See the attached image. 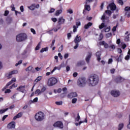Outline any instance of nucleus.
I'll list each match as a JSON object with an SVG mask.
<instances>
[{
	"label": "nucleus",
	"instance_id": "20e7f679",
	"mask_svg": "<svg viewBox=\"0 0 130 130\" xmlns=\"http://www.w3.org/2000/svg\"><path fill=\"white\" fill-rule=\"evenodd\" d=\"M77 85L78 87H85L86 86V79L80 78L77 80Z\"/></svg>",
	"mask_w": 130,
	"mask_h": 130
},
{
	"label": "nucleus",
	"instance_id": "1a4fd4ad",
	"mask_svg": "<svg viewBox=\"0 0 130 130\" xmlns=\"http://www.w3.org/2000/svg\"><path fill=\"white\" fill-rule=\"evenodd\" d=\"M107 9L108 10L110 9L111 11H115L116 10V5H115V4L113 3H111L109 6H107Z\"/></svg>",
	"mask_w": 130,
	"mask_h": 130
},
{
	"label": "nucleus",
	"instance_id": "2eb2a0df",
	"mask_svg": "<svg viewBox=\"0 0 130 130\" xmlns=\"http://www.w3.org/2000/svg\"><path fill=\"white\" fill-rule=\"evenodd\" d=\"M15 124H16V123L14 121H12L8 124L7 127L8 128H15Z\"/></svg>",
	"mask_w": 130,
	"mask_h": 130
},
{
	"label": "nucleus",
	"instance_id": "c85d7f7f",
	"mask_svg": "<svg viewBox=\"0 0 130 130\" xmlns=\"http://www.w3.org/2000/svg\"><path fill=\"white\" fill-rule=\"evenodd\" d=\"M48 50V47L43 48L41 49V50H40V52L43 53V52H44V51H47Z\"/></svg>",
	"mask_w": 130,
	"mask_h": 130
},
{
	"label": "nucleus",
	"instance_id": "2f4dec72",
	"mask_svg": "<svg viewBox=\"0 0 130 130\" xmlns=\"http://www.w3.org/2000/svg\"><path fill=\"white\" fill-rule=\"evenodd\" d=\"M42 80V76H39L37 78V79L35 80V82H39V81H41Z\"/></svg>",
	"mask_w": 130,
	"mask_h": 130
},
{
	"label": "nucleus",
	"instance_id": "412c9836",
	"mask_svg": "<svg viewBox=\"0 0 130 130\" xmlns=\"http://www.w3.org/2000/svg\"><path fill=\"white\" fill-rule=\"evenodd\" d=\"M84 7L86 11H89L91 10V6H90V5H89L88 4H85Z\"/></svg>",
	"mask_w": 130,
	"mask_h": 130
},
{
	"label": "nucleus",
	"instance_id": "13d9d810",
	"mask_svg": "<svg viewBox=\"0 0 130 130\" xmlns=\"http://www.w3.org/2000/svg\"><path fill=\"white\" fill-rule=\"evenodd\" d=\"M29 10H31V11H34V10H35V8H34V6L33 5L29 7Z\"/></svg>",
	"mask_w": 130,
	"mask_h": 130
},
{
	"label": "nucleus",
	"instance_id": "c03bdc74",
	"mask_svg": "<svg viewBox=\"0 0 130 130\" xmlns=\"http://www.w3.org/2000/svg\"><path fill=\"white\" fill-rule=\"evenodd\" d=\"M78 99H77L76 98H74L73 99L72 102L73 104H75V103H76Z\"/></svg>",
	"mask_w": 130,
	"mask_h": 130
},
{
	"label": "nucleus",
	"instance_id": "0eeeda50",
	"mask_svg": "<svg viewBox=\"0 0 130 130\" xmlns=\"http://www.w3.org/2000/svg\"><path fill=\"white\" fill-rule=\"evenodd\" d=\"M16 74H18V70H13V71H11L8 73H7L6 76L7 78L8 79H11L12 77V75H16Z\"/></svg>",
	"mask_w": 130,
	"mask_h": 130
},
{
	"label": "nucleus",
	"instance_id": "dca6fc26",
	"mask_svg": "<svg viewBox=\"0 0 130 130\" xmlns=\"http://www.w3.org/2000/svg\"><path fill=\"white\" fill-rule=\"evenodd\" d=\"M96 56L98 58V60L100 61V60L101 59V58L100 57V56H101V51H98L96 53Z\"/></svg>",
	"mask_w": 130,
	"mask_h": 130
},
{
	"label": "nucleus",
	"instance_id": "9d476101",
	"mask_svg": "<svg viewBox=\"0 0 130 130\" xmlns=\"http://www.w3.org/2000/svg\"><path fill=\"white\" fill-rule=\"evenodd\" d=\"M53 126L55 127H59V128H63V124L61 121L56 122L54 124Z\"/></svg>",
	"mask_w": 130,
	"mask_h": 130
},
{
	"label": "nucleus",
	"instance_id": "473e14b6",
	"mask_svg": "<svg viewBox=\"0 0 130 130\" xmlns=\"http://www.w3.org/2000/svg\"><path fill=\"white\" fill-rule=\"evenodd\" d=\"M93 0H86L84 2V4H86V5H89L90 3H92Z\"/></svg>",
	"mask_w": 130,
	"mask_h": 130
},
{
	"label": "nucleus",
	"instance_id": "39448f33",
	"mask_svg": "<svg viewBox=\"0 0 130 130\" xmlns=\"http://www.w3.org/2000/svg\"><path fill=\"white\" fill-rule=\"evenodd\" d=\"M57 83V79L55 78L52 77L49 78L48 80V86L49 87H52V86H54Z\"/></svg>",
	"mask_w": 130,
	"mask_h": 130
},
{
	"label": "nucleus",
	"instance_id": "58836bf2",
	"mask_svg": "<svg viewBox=\"0 0 130 130\" xmlns=\"http://www.w3.org/2000/svg\"><path fill=\"white\" fill-rule=\"evenodd\" d=\"M63 50V45H61L58 49V51L59 52H61V51Z\"/></svg>",
	"mask_w": 130,
	"mask_h": 130
},
{
	"label": "nucleus",
	"instance_id": "4be33fe9",
	"mask_svg": "<svg viewBox=\"0 0 130 130\" xmlns=\"http://www.w3.org/2000/svg\"><path fill=\"white\" fill-rule=\"evenodd\" d=\"M64 19L62 18V17H60L59 19H58V23L60 25L61 24H63L64 23Z\"/></svg>",
	"mask_w": 130,
	"mask_h": 130
},
{
	"label": "nucleus",
	"instance_id": "a211bd4d",
	"mask_svg": "<svg viewBox=\"0 0 130 130\" xmlns=\"http://www.w3.org/2000/svg\"><path fill=\"white\" fill-rule=\"evenodd\" d=\"M22 115H23V113H19L17 114L14 117L13 119L14 120H16L17 118H20V117H22Z\"/></svg>",
	"mask_w": 130,
	"mask_h": 130
},
{
	"label": "nucleus",
	"instance_id": "7c9ffc66",
	"mask_svg": "<svg viewBox=\"0 0 130 130\" xmlns=\"http://www.w3.org/2000/svg\"><path fill=\"white\" fill-rule=\"evenodd\" d=\"M32 69H33V67H32V66H29L25 69V71L26 72H30V71H32Z\"/></svg>",
	"mask_w": 130,
	"mask_h": 130
},
{
	"label": "nucleus",
	"instance_id": "a19ab883",
	"mask_svg": "<svg viewBox=\"0 0 130 130\" xmlns=\"http://www.w3.org/2000/svg\"><path fill=\"white\" fill-rule=\"evenodd\" d=\"M35 94H38V95H39V94H41V90L40 89H37L35 92Z\"/></svg>",
	"mask_w": 130,
	"mask_h": 130
},
{
	"label": "nucleus",
	"instance_id": "79ce46f5",
	"mask_svg": "<svg viewBox=\"0 0 130 130\" xmlns=\"http://www.w3.org/2000/svg\"><path fill=\"white\" fill-rule=\"evenodd\" d=\"M22 62H23V60H20L18 62V63H17L15 64V67H18V66H19V64H22Z\"/></svg>",
	"mask_w": 130,
	"mask_h": 130
},
{
	"label": "nucleus",
	"instance_id": "0e129e2a",
	"mask_svg": "<svg viewBox=\"0 0 130 130\" xmlns=\"http://www.w3.org/2000/svg\"><path fill=\"white\" fill-rule=\"evenodd\" d=\"M10 92H11V89H6V90H5V93H10Z\"/></svg>",
	"mask_w": 130,
	"mask_h": 130
},
{
	"label": "nucleus",
	"instance_id": "b1692460",
	"mask_svg": "<svg viewBox=\"0 0 130 130\" xmlns=\"http://www.w3.org/2000/svg\"><path fill=\"white\" fill-rule=\"evenodd\" d=\"M16 79L15 78H13L11 80V81H10L9 82V83H7L8 84V85L7 86H10V85H12V84H13V83H14V82H16Z\"/></svg>",
	"mask_w": 130,
	"mask_h": 130
},
{
	"label": "nucleus",
	"instance_id": "ea45409f",
	"mask_svg": "<svg viewBox=\"0 0 130 130\" xmlns=\"http://www.w3.org/2000/svg\"><path fill=\"white\" fill-rule=\"evenodd\" d=\"M118 3L121 6H123V1L122 0H118Z\"/></svg>",
	"mask_w": 130,
	"mask_h": 130
},
{
	"label": "nucleus",
	"instance_id": "8fccbe9b",
	"mask_svg": "<svg viewBox=\"0 0 130 130\" xmlns=\"http://www.w3.org/2000/svg\"><path fill=\"white\" fill-rule=\"evenodd\" d=\"M76 45L74 47V49H77L79 47V43H75Z\"/></svg>",
	"mask_w": 130,
	"mask_h": 130
},
{
	"label": "nucleus",
	"instance_id": "bb28decb",
	"mask_svg": "<svg viewBox=\"0 0 130 130\" xmlns=\"http://www.w3.org/2000/svg\"><path fill=\"white\" fill-rule=\"evenodd\" d=\"M8 110H9L8 108L6 109L0 110V114H3V113H5L6 111H8Z\"/></svg>",
	"mask_w": 130,
	"mask_h": 130
},
{
	"label": "nucleus",
	"instance_id": "864d4df0",
	"mask_svg": "<svg viewBox=\"0 0 130 130\" xmlns=\"http://www.w3.org/2000/svg\"><path fill=\"white\" fill-rule=\"evenodd\" d=\"M46 90V88L45 87H43L41 90V93H43V92H45V91Z\"/></svg>",
	"mask_w": 130,
	"mask_h": 130
},
{
	"label": "nucleus",
	"instance_id": "7ed1b4c3",
	"mask_svg": "<svg viewBox=\"0 0 130 130\" xmlns=\"http://www.w3.org/2000/svg\"><path fill=\"white\" fill-rule=\"evenodd\" d=\"M35 118L38 121H42L44 119V114L42 112L37 113L35 116Z\"/></svg>",
	"mask_w": 130,
	"mask_h": 130
},
{
	"label": "nucleus",
	"instance_id": "ddd939ff",
	"mask_svg": "<svg viewBox=\"0 0 130 130\" xmlns=\"http://www.w3.org/2000/svg\"><path fill=\"white\" fill-rule=\"evenodd\" d=\"M77 96H78L77 92H71L68 95V98H70V99L77 97Z\"/></svg>",
	"mask_w": 130,
	"mask_h": 130
},
{
	"label": "nucleus",
	"instance_id": "5fc2aeb1",
	"mask_svg": "<svg viewBox=\"0 0 130 130\" xmlns=\"http://www.w3.org/2000/svg\"><path fill=\"white\" fill-rule=\"evenodd\" d=\"M125 11L126 12H128V11H130V7H128V6L126 7L125 8Z\"/></svg>",
	"mask_w": 130,
	"mask_h": 130
},
{
	"label": "nucleus",
	"instance_id": "603ef678",
	"mask_svg": "<svg viewBox=\"0 0 130 130\" xmlns=\"http://www.w3.org/2000/svg\"><path fill=\"white\" fill-rule=\"evenodd\" d=\"M54 11H55V9L54 8H51V10L48 12L50 14H51V13L54 12Z\"/></svg>",
	"mask_w": 130,
	"mask_h": 130
},
{
	"label": "nucleus",
	"instance_id": "6ab92c4d",
	"mask_svg": "<svg viewBox=\"0 0 130 130\" xmlns=\"http://www.w3.org/2000/svg\"><path fill=\"white\" fill-rule=\"evenodd\" d=\"M92 25H93V23H92V22H88L87 24H85L84 28L85 29H89V28H90V27H91V26H92Z\"/></svg>",
	"mask_w": 130,
	"mask_h": 130
},
{
	"label": "nucleus",
	"instance_id": "e433bc0d",
	"mask_svg": "<svg viewBox=\"0 0 130 130\" xmlns=\"http://www.w3.org/2000/svg\"><path fill=\"white\" fill-rule=\"evenodd\" d=\"M60 29V27L57 26L56 28H53V30H54V32H57L58 30H59Z\"/></svg>",
	"mask_w": 130,
	"mask_h": 130
},
{
	"label": "nucleus",
	"instance_id": "09e8293b",
	"mask_svg": "<svg viewBox=\"0 0 130 130\" xmlns=\"http://www.w3.org/2000/svg\"><path fill=\"white\" fill-rule=\"evenodd\" d=\"M77 28H78V26H76V25L73 26V32H77Z\"/></svg>",
	"mask_w": 130,
	"mask_h": 130
},
{
	"label": "nucleus",
	"instance_id": "a18cd8bd",
	"mask_svg": "<svg viewBox=\"0 0 130 130\" xmlns=\"http://www.w3.org/2000/svg\"><path fill=\"white\" fill-rule=\"evenodd\" d=\"M127 128L130 129V115H129V120H128V124L127 125Z\"/></svg>",
	"mask_w": 130,
	"mask_h": 130
},
{
	"label": "nucleus",
	"instance_id": "4c0bfd02",
	"mask_svg": "<svg viewBox=\"0 0 130 130\" xmlns=\"http://www.w3.org/2000/svg\"><path fill=\"white\" fill-rule=\"evenodd\" d=\"M81 118V117H80V115L79 113L77 114V117L75 118L76 121H79Z\"/></svg>",
	"mask_w": 130,
	"mask_h": 130
},
{
	"label": "nucleus",
	"instance_id": "f257e3e1",
	"mask_svg": "<svg viewBox=\"0 0 130 130\" xmlns=\"http://www.w3.org/2000/svg\"><path fill=\"white\" fill-rule=\"evenodd\" d=\"M99 82V78L97 75H91L89 76L88 78V83L89 86L93 87L96 86L98 82Z\"/></svg>",
	"mask_w": 130,
	"mask_h": 130
},
{
	"label": "nucleus",
	"instance_id": "69168bd1",
	"mask_svg": "<svg viewBox=\"0 0 130 130\" xmlns=\"http://www.w3.org/2000/svg\"><path fill=\"white\" fill-rule=\"evenodd\" d=\"M111 33H108L107 35H106V38H109V37H110L111 36Z\"/></svg>",
	"mask_w": 130,
	"mask_h": 130
},
{
	"label": "nucleus",
	"instance_id": "423d86ee",
	"mask_svg": "<svg viewBox=\"0 0 130 130\" xmlns=\"http://www.w3.org/2000/svg\"><path fill=\"white\" fill-rule=\"evenodd\" d=\"M111 11L106 10L105 13L102 16L101 19L103 20V22H105L104 20H108V18L111 16Z\"/></svg>",
	"mask_w": 130,
	"mask_h": 130
},
{
	"label": "nucleus",
	"instance_id": "393cba45",
	"mask_svg": "<svg viewBox=\"0 0 130 130\" xmlns=\"http://www.w3.org/2000/svg\"><path fill=\"white\" fill-rule=\"evenodd\" d=\"M62 13V10L61 9L56 11L55 16H59L60 14Z\"/></svg>",
	"mask_w": 130,
	"mask_h": 130
},
{
	"label": "nucleus",
	"instance_id": "6e6552de",
	"mask_svg": "<svg viewBox=\"0 0 130 130\" xmlns=\"http://www.w3.org/2000/svg\"><path fill=\"white\" fill-rule=\"evenodd\" d=\"M111 94L113 97H118L120 95V92L118 90H113L111 91Z\"/></svg>",
	"mask_w": 130,
	"mask_h": 130
},
{
	"label": "nucleus",
	"instance_id": "aec40b11",
	"mask_svg": "<svg viewBox=\"0 0 130 130\" xmlns=\"http://www.w3.org/2000/svg\"><path fill=\"white\" fill-rule=\"evenodd\" d=\"M85 64V61L81 60L79 61L77 63V67H81V66H84Z\"/></svg>",
	"mask_w": 130,
	"mask_h": 130
},
{
	"label": "nucleus",
	"instance_id": "9b49d317",
	"mask_svg": "<svg viewBox=\"0 0 130 130\" xmlns=\"http://www.w3.org/2000/svg\"><path fill=\"white\" fill-rule=\"evenodd\" d=\"M82 40V37L81 36H77L74 41L75 43H80L81 42V40Z\"/></svg>",
	"mask_w": 130,
	"mask_h": 130
},
{
	"label": "nucleus",
	"instance_id": "49530a36",
	"mask_svg": "<svg viewBox=\"0 0 130 130\" xmlns=\"http://www.w3.org/2000/svg\"><path fill=\"white\" fill-rule=\"evenodd\" d=\"M5 24V21H4V19L2 18L0 19V25H4Z\"/></svg>",
	"mask_w": 130,
	"mask_h": 130
},
{
	"label": "nucleus",
	"instance_id": "052dcab7",
	"mask_svg": "<svg viewBox=\"0 0 130 130\" xmlns=\"http://www.w3.org/2000/svg\"><path fill=\"white\" fill-rule=\"evenodd\" d=\"M9 86L10 85H8V83L7 84L6 86H5L3 89H2V91H5V90H6V89H7L8 88V87H9Z\"/></svg>",
	"mask_w": 130,
	"mask_h": 130
},
{
	"label": "nucleus",
	"instance_id": "a878e982",
	"mask_svg": "<svg viewBox=\"0 0 130 130\" xmlns=\"http://www.w3.org/2000/svg\"><path fill=\"white\" fill-rule=\"evenodd\" d=\"M122 55L123 54H121L118 58L116 59V60L118 61V62L119 61H122Z\"/></svg>",
	"mask_w": 130,
	"mask_h": 130
},
{
	"label": "nucleus",
	"instance_id": "c756f323",
	"mask_svg": "<svg viewBox=\"0 0 130 130\" xmlns=\"http://www.w3.org/2000/svg\"><path fill=\"white\" fill-rule=\"evenodd\" d=\"M123 128V123H120L119 124L118 129V130H121Z\"/></svg>",
	"mask_w": 130,
	"mask_h": 130
},
{
	"label": "nucleus",
	"instance_id": "f3484780",
	"mask_svg": "<svg viewBox=\"0 0 130 130\" xmlns=\"http://www.w3.org/2000/svg\"><path fill=\"white\" fill-rule=\"evenodd\" d=\"M100 45H104L105 48H108L109 47V45L107 43L105 42V41H102L100 42Z\"/></svg>",
	"mask_w": 130,
	"mask_h": 130
},
{
	"label": "nucleus",
	"instance_id": "6e6d98bb",
	"mask_svg": "<svg viewBox=\"0 0 130 130\" xmlns=\"http://www.w3.org/2000/svg\"><path fill=\"white\" fill-rule=\"evenodd\" d=\"M38 101V98H36L34 99L33 101H31V102L33 103V102H37Z\"/></svg>",
	"mask_w": 130,
	"mask_h": 130
},
{
	"label": "nucleus",
	"instance_id": "bf43d9fd",
	"mask_svg": "<svg viewBox=\"0 0 130 130\" xmlns=\"http://www.w3.org/2000/svg\"><path fill=\"white\" fill-rule=\"evenodd\" d=\"M130 58V56L129 55H127L125 57V60H128V59H129Z\"/></svg>",
	"mask_w": 130,
	"mask_h": 130
},
{
	"label": "nucleus",
	"instance_id": "e2e57ef3",
	"mask_svg": "<svg viewBox=\"0 0 130 130\" xmlns=\"http://www.w3.org/2000/svg\"><path fill=\"white\" fill-rule=\"evenodd\" d=\"M30 31L32 32V33H33V34H36V31L34 28H31Z\"/></svg>",
	"mask_w": 130,
	"mask_h": 130
},
{
	"label": "nucleus",
	"instance_id": "4d7b16f0",
	"mask_svg": "<svg viewBox=\"0 0 130 130\" xmlns=\"http://www.w3.org/2000/svg\"><path fill=\"white\" fill-rule=\"evenodd\" d=\"M9 11L6 10V11H5L4 15L5 16H8V15H9Z\"/></svg>",
	"mask_w": 130,
	"mask_h": 130
},
{
	"label": "nucleus",
	"instance_id": "680f3d73",
	"mask_svg": "<svg viewBox=\"0 0 130 130\" xmlns=\"http://www.w3.org/2000/svg\"><path fill=\"white\" fill-rule=\"evenodd\" d=\"M58 56L60 58V59H62L63 58L62 55H61L60 53H58Z\"/></svg>",
	"mask_w": 130,
	"mask_h": 130
},
{
	"label": "nucleus",
	"instance_id": "cd10ccee",
	"mask_svg": "<svg viewBox=\"0 0 130 130\" xmlns=\"http://www.w3.org/2000/svg\"><path fill=\"white\" fill-rule=\"evenodd\" d=\"M12 20H13V19H12V17H8L7 18V21L8 24H10V23L12 22Z\"/></svg>",
	"mask_w": 130,
	"mask_h": 130
},
{
	"label": "nucleus",
	"instance_id": "f03ea898",
	"mask_svg": "<svg viewBox=\"0 0 130 130\" xmlns=\"http://www.w3.org/2000/svg\"><path fill=\"white\" fill-rule=\"evenodd\" d=\"M27 38H28V36L26 34L21 33L16 36V40L17 42H23V41L27 40Z\"/></svg>",
	"mask_w": 130,
	"mask_h": 130
},
{
	"label": "nucleus",
	"instance_id": "de8ad7c7",
	"mask_svg": "<svg viewBox=\"0 0 130 130\" xmlns=\"http://www.w3.org/2000/svg\"><path fill=\"white\" fill-rule=\"evenodd\" d=\"M55 104H56V105H62V102H56Z\"/></svg>",
	"mask_w": 130,
	"mask_h": 130
},
{
	"label": "nucleus",
	"instance_id": "37998d69",
	"mask_svg": "<svg viewBox=\"0 0 130 130\" xmlns=\"http://www.w3.org/2000/svg\"><path fill=\"white\" fill-rule=\"evenodd\" d=\"M117 26H118V24H117L116 26L113 27L112 28L113 32H115V31H116V28H117Z\"/></svg>",
	"mask_w": 130,
	"mask_h": 130
},
{
	"label": "nucleus",
	"instance_id": "f704fd0d",
	"mask_svg": "<svg viewBox=\"0 0 130 130\" xmlns=\"http://www.w3.org/2000/svg\"><path fill=\"white\" fill-rule=\"evenodd\" d=\"M103 31H105V32H109V31H110V26H109L106 28L104 29Z\"/></svg>",
	"mask_w": 130,
	"mask_h": 130
},
{
	"label": "nucleus",
	"instance_id": "5701e85b",
	"mask_svg": "<svg viewBox=\"0 0 130 130\" xmlns=\"http://www.w3.org/2000/svg\"><path fill=\"white\" fill-rule=\"evenodd\" d=\"M87 119H85L84 121H80L79 123H76L75 125L78 126V125H81L82 123H84V122H87Z\"/></svg>",
	"mask_w": 130,
	"mask_h": 130
},
{
	"label": "nucleus",
	"instance_id": "f8f14e48",
	"mask_svg": "<svg viewBox=\"0 0 130 130\" xmlns=\"http://www.w3.org/2000/svg\"><path fill=\"white\" fill-rule=\"evenodd\" d=\"M25 85H21L17 88V90L22 92V93H25Z\"/></svg>",
	"mask_w": 130,
	"mask_h": 130
},
{
	"label": "nucleus",
	"instance_id": "72a5a7b5",
	"mask_svg": "<svg viewBox=\"0 0 130 130\" xmlns=\"http://www.w3.org/2000/svg\"><path fill=\"white\" fill-rule=\"evenodd\" d=\"M41 44V43H39V44H38V45L36 46V50H39V49H40V45Z\"/></svg>",
	"mask_w": 130,
	"mask_h": 130
},
{
	"label": "nucleus",
	"instance_id": "338daca9",
	"mask_svg": "<svg viewBox=\"0 0 130 130\" xmlns=\"http://www.w3.org/2000/svg\"><path fill=\"white\" fill-rule=\"evenodd\" d=\"M73 75L74 78H76L78 76V73L75 72V73H73Z\"/></svg>",
	"mask_w": 130,
	"mask_h": 130
},
{
	"label": "nucleus",
	"instance_id": "774afa93",
	"mask_svg": "<svg viewBox=\"0 0 130 130\" xmlns=\"http://www.w3.org/2000/svg\"><path fill=\"white\" fill-rule=\"evenodd\" d=\"M68 57H69V54L66 53L64 55V58H65V59H66V58H68Z\"/></svg>",
	"mask_w": 130,
	"mask_h": 130
},
{
	"label": "nucleus",
	"instance_id": "3c124183",
	"mask_svg": "<svg viewBox=\"0 0 130 130\" xmlns=\"http://www.w3.org/2000/svg\"><path fill=\"white\" fill-rule=\"evenodd\" d=\"M11 8H12V11H16V10H15L16 8H15L14 4H12L11 6Z\"/></svg>",
	"mask_w": 130,
	"mask_h": 130
},
{
	"label": "nucleus",
	"instance_id": "c9c22d12",
	"mask_svg": "<svg viewBox=\"0 0 130 130\" xmlns=\"http://www.w3.org/2000/svg\"><path fill=\"white\" fill-rule=\"evenodd\" d=\"M105 27V24L104 23H102L100 26L99 28L100 29H103Z\"/></svg>",
	"mask_w": 130,
	"mask_h": 130
},
{
	"label": "nucleus",
	"instance_id": "4468645a",
	"mask_svg": "<svg viewBox=\"0 0 130 130\" xmlns=\"http://www.w3.org/2000/svg\"><path fill=\"white\" fill-rule=\"evenodd\" d=\"M91 56H92V53L89 52L85 58V60L86 62H87V63H89V61H90V59H91Z\"/></svg>",
	"mask_w": 130,
	"mask_h": 130
}]
</instances>
